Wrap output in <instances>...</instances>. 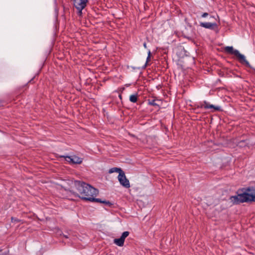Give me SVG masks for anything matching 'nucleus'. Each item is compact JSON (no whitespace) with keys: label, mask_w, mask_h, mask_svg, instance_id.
I'll list each match as a JSON object with an SVG mask.
<instances>
[{"label":"nucleus","mask_w":255,"mask_h":255,"mask_svg":"<svg viewBox=\"0 0 255 255\" xmlns=\"http://www.w3.org/2000/svg\"><path fill=\"white\" fill-rule=\"evenodd\" d=\"M71 160L72 163L73 164H81L83 161L82 158L75 155L72 156Z\"/></svg>","instance_id":"obj_9"},{"label":"nucleus","mask_w":255,"mask_h":255,"mask_svg":"<svg viewBox=\"0 0 255 255\" xmlns=\"http://www.w3.org/2000/svg\"><path fill=\"white\" fill-rule=\"evenodd\" d=\"M122 172H123V171L122 170V169L120 168H118V167L112 168L109 171V172L110 173H113L114 172H118V173H119V174H120V173H121Z\"/></svg>","instance_id":"obj_12"},{"label":"nucleus","mask_w":255,"mask_h":255,"mask_svg":"<svg viewBox=\"0 0 255 255\" xmlns=\"http://www.w3.org/2000/svg\"><path fill=\"white\" fill-rule=\"evenodd\" d=\"M208 15H209V14H208L207 12H204V13L202 14L201 16H202V17H203V18H205V17H206L207 16H208Z\"/></svg>","instance_id":"obj_21"},{"label":"nucleus","mask_w":255,"mask_h":255,"mask_svg":"<svg viewBox=\"0 0 255 255\" xmlns=\"http://www.w3.org/2000/svg\"><path fill=\"white\" fill-rule=\"evenodd\" d=\"M125 241L120 237L119 239H115L114 240V243L119 247H123Z\"/></svg>","instance_id":"obj_10"},{"label":"nucleus","mask_w":255,"mask_h":255,"mask_svg":"<svg viewBox=\"0 0 255 255\" xmlns=\"http://www.w3.org/2000/svg\"><path fill=\"white\" fill-rule=\"evenodd\" d=\"M62 157H64L65 160L70 163H72V156H61Z\"/></svg>","instance_id":"obj_16"},{"label":"nucleus","mask_w":255,"mask_h":255,"mask_svg":"<svg viewBox=\"0 0 255 255\" xmlns=\"http://www.w3.org/2000/svg\"><path fill=\"white\" fill-rule=\"evenodd\" d=\"M244 192L239 194L237 196H233L230 197V200L233 204H238L240 203L248 202L253 201L251 192Z\"/></svg>","instance_id":"obj_2"},{"label":"nucleus","mask_w":255,"mask_h":255,"mask_svg":"<svg viewBox=\"0 0 255 255\" xmlns=\"http://www.w3.org/2000/svg\"><path fill=\"white\" fill-rule=\"evenodd\" d=\"M200 25L204 28L209 29L211 30H215L218 28V25L215 21L212 22H200Z\"/></svg>","instance_id":"obj_6"},{"label":"nucleus","mask_w":255,"mask_h":255,"mask_svg":"<svg viewBox=\"0 0 255 255\" xmlns=\"http://www.w3.org/2000/svg\"><path fill=\"white\" fill-rule=\"evenodd\" d=\"M247 191L251 192L253 201H255V187H249Z\"/></svg>","instance_id":"obj_11"},{"label":"nucleus","mask_w":255,"mask_h":255,"mask_svg":"<svg viewBox=\"0 0 255 255\" xmlns=\"http://www.w3.org/2000/svg\"><path fill=\"white\" fill-rule=\"evenodd\" d=\"M118 178L120 184L123 186L127 188H128L130 187L129 180L127 178L125 172L124 171L120 173V174H119L118 175Z\"/></svg>","instance_id":"obj_4"},{"label":"nucleus","mask_w":255,"mask_h":255,"mask_svg":"<svg viewBox=\"0 0 255 255\" xmlns=\"http://www.w3.org/2000/svg\"><path fill=\"white\" fill-rule=\"evenodd\" d=\"M224 49L227 53L236 56L241 63L245 64L248 67H250V63L246 59L245 56L241 54L238 50L234 49L233 46H226Z\"/></svg>","instance_id":"obj_3"},{"label":"nucleus","mask_w":255,"mask_h":255,"mask_svg":"<svg viewBox=\"0 0 255 255\" xmlns=\"http://www.w3.org/2000/svg\"><path fill=\"white\" fill-rule=\"evenodd\" d=\"M210 18L211 19V20H212V19H214L215 20H216L215 17L214 16H210Z\"/></svg>","instance_id":"obj_23"},{"label":"nucleus","mask_w":255,"mask_h":255,"mask_svg":"<svg viewBox=\"0 0 255 255\" xmlns=\"http://www.w3.org/2000/svg\"><path fill=\"white\" fill-rule=\"evenodd\" d=\"M11 222H13V223H18L20 221L19 220H18L15 218H14V217H11Z\"/></svg>","instance_id":"obj_18"},{"label":"nucleus","mask_w":255,"mask_h":255,"mask_svg":"<svg viewBox=\"0 0 255 255\" xmlns=\"http://www.w3.org/2000/svg\"><path fill=\"white\" fill-rule=\"evenodd\" d=\"M143 46H144V47L145 48H146L147 46H146V43H145V42H144V43H143Z\"/></svg>","instance_id":"obj_25"},{"label":"nucleus","mask_w":255,"mask_h":255,"mask_svg":"<svg viewBox=\"0 0 255 255\" xmlns=\"http://www.w3.org/2000/svg\"><path fill=\"white\" fill-rule=\"evenodd\" d=\"M197 108H204V103H200L197 105Z\"/></svg>","instance_id":"obj_20"},{"label":"nucleus","mask_w":255,"mask_h":255,"mask_svg":"<svg viewBox=\"0 0 255 255\" xmlns=\"http://www.w3.org/2000/svg\"><path fill=\"white\" fill-rule=\"evenodd\" d=\"M150 55H151V52H150V51L149 50L148 52V56L146 58V64H145L144 67H146L147 63L149 61L150 58Z\"/></svg>","instance_id":"obj_17"},{"label":"nucleus","mask_w":255,"mask_h":255,"mask_svg":"<svg viewBox=\"0 0 255 255\" xmlns=\"http://www.w3.org/2000/svg\"><path fill=\"white\" fill-rule=\"evenodd\" d=\"M63 236L65 238H68L69 237H68V235H63Z\"/></svg>","instance_id":"obj_24"},{"label":"nucleus","mask_w":255,"mask_h":255,"mask_svg":"<svg viewBox=\"0 0 255 255\" xmlns=\"http://www.w3.org/2000/svg\"><path fill=\"white\" fill-rule=\"evenodd\" d=\"M119 98H120V99H122V95H119Z\"/></svg>","instance_id":"obj_26"},{"label":"nucleus","mask_w":255,"mask_h":255,"mask_svg":"<svg viewBox=\"0 0 255 255\" xmlns=\"http://www.w3.org/2000/svg\"><path fill=\"white\" fill-rule=\"evenodd\" d=\"M204 103V108L205 109H213L214 111H219L221 110V108L219 106H215L213 105L210 104L208 102L205 101Z\"/></svg>","instance_id":"obj_7"},{"label":"nucleus","mask_w":255,"mask_h":255,"mask_svg":"<svg viewBox=\"0 0 255 255\" xmlns=\"http://www.w3.org/2000/svg\"><path fill=\"white\" fill-rule=\"evenodd\" d=\"M155 101V100H148V105L153 106L159 107V105L156 103Z\"/></svg>","instance_id":"obj_14"},{"label":"nucleus","mask_w":255,"mask_h":255,"mask_svg":"<svg viewBox=\"0 0 255 255\" xmlns=\"http://www.w3.org/2000/svg\"><path fill=\"white\" fill-rule=\"evenodd\" d=\"M88 0H73V5L76 8L84 9Z\"/></svg>","instance_id":"obj_5"},{"label":"nucleus","mask_w":255,"mask_h":255,"mask_svg":"<svg viewBox=\"0 0 255 255\" xmlns=\"http://www.w3.org/2000/svg\"><path fill=\"white\" fill-rule=\"evenodd\" d=\"M77 11H78V15L79 16H82V10L83 9H81V8H76Z\"/></svg>","instance_id":"obj_19"},{"label":"nucleus","mask_w":255,"mask_h":255,"mask_svg":"<svg viewBox=\"0 0 255 255\" xmlns=\"http://www.w3.org/2000/svg\"><path fill=\"white\" fill-rule=\"evenodd\" d=\"M129 232L128 231H125L123 233L121 238L125 241V239L129 235Z\"/></svg>","instance_id":"obj_15"},{"label":"nucleus","mask_w":255,"mask_h":255,"mask_svg":"<svg viewBox=\"0 0 255 255\" xmlns=\"http://www.w3.org/2000/svg\"><path fill=\"white\" fill-rule=\"evenodd\" d=\"M95 199L96 200H94V202L103 203L108 207H111L113 205V204L111 203L109 201L102 200L101 199L99 198H95Z\"/></svg>","instance_id":"obj_8"},{"label":"nucleus","mask_w":255,"mask_h":255,"mask_svg":"<svg viewBox=\"0 0 255 255\" xmlns=\"http://www.w3.org/2000/svg\"><path fill=\"white\" fill-rule=\"evenodd\" d=\"M75 186L80 195L78 196L82 199L90 202H94L96 196L98 194V190L84 182L75 181Z\"/></svg>","instance_id":"obj_1"},{"label":"nucleus","mask_w":255,"mask_h":255,"mask_svg":"<svg viewBox=\"0 0 255 255\" xmlns=\"http://www.w3.org/2000/svg\"><path fill=\"white\" fill-rule=\"evenodd\" d=\"M6 255L5 254H4L2 252V250L0 249V255Z\"/></svg>","instance_id":"obj_22"},{"label":"nucleus","mask_w":255,"mask_h":255,"mask_svg":"<svg viewBox=\"0 0 255 255\" xmlns=\"http://www.w3.org/2000/svg\"><path fill=\"white\" fill-rule=\"evenodd\" d=\"M129 101L132 103H136L137 101V94L131 95L129 97Z\"/></svg>","instance_id":"obj_13"}]
</instances>
